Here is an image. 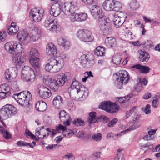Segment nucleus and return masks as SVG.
Wrapping results in <instances>:
<instances>
[{"instance_id":"e2e57ef3","label":"nucleus","mask_w":160,"mask_h":160,"mask_svg":"<svg viewBox=\"0 0 160 160\" xmlns=\"http://www.w3.org/2000/svg\"><path fill=\"white\" fill-rule=\"evenodd\" d=\"M150 105L149 104H147L144 109V112L146 114L149 113L151 112L150 109Z\"/></svg>"},{"instance_id":"69168bd1","label":"nucleus","mask_w":160,"mask_h":160,"mask_svg":"<svg viewBox=\"0 0 160 160\" xmlns=\"http://www.w3.org/2000/svg\"><path fill=\"white\" fill-rule=\"evenodd\" d=\"M139 82L141 85H146L148 81L145 78L139 79Z\"/></svg>"},{"instance_id":"4be33fe9","label":"nucleus","mask_w":160,"mask_h":160,"mask_svg":"<svg viewBox=\"0 0 160 160\" xmlns=\"http://www.w3.org/2000/svg\"><path fill=\"white\" fill-rule=\"evenodd\" d=\"M61 7L58 4H56L52 6L50 11V14L54 17L58 16L61 12Z\"/></svg>"},{"instance_id":"0e129e2a","label":"nucleus","mask_w":160,"mask_h":160,"mask_svg":"<svg viewBox=\"0 0 160 160\" xmlns=\"http://www.w3.org/2000/svg\"><path fill=\"white\" fill-rule=\"evenodd\" d=\"M65 41V40L63 38H60L58 40V44L60 46H62Z\"/></svg>"},{"instance_id":"39448f33","label":"nucleus","mask_w":160,"mask_h":160,"mask_svg":"<svg viewBox=\"0 0 160 160\" xmlns=\"http://www.w3.org/2000/svg\"><path fill=\"white\" fill-rule=\"evenodd\" d=\"M17 110L13 106L7 104L3 106L0 111L1 119L6 120L17 112Z\"/></svg>"},{"instance_id":"c756f323","label":"nucleus","mask_w":160,"mask_h":160,"mask_svg":"<svg viewBox=\"0 0 160 160\" xmlns=\"http://www.w3.org/2000/svg\"><path fill=\"white\" fill-rule=\"evenodd\" d=\"M35 108L38 111L43 112L46 110L47 105L45 102L39 101L36 103Z\"/></svg>"},{"instance_id":"680f3d73","label":"nucleus","mask_w":160,"mask_h":160,"mask_svg":"<svg viewBox=\"0 0 160 160\" xmlns=\"http://www.w3.org/2000/svg\"><path fill=\"white\" fill-rule=\"evenodd\" d=\"M140 126V124H138L137 125L133 124L129 128L126 129L125 131H129L130 130H133L138 128Z\"/></svg>"},{"instance_id":"f03ea898","label":"nucleus","mask_w":160,"mask_h":160,"mask_svg":"<svg viewBox=\"0 0 160 160\" xmlns=\"http://www.w3.org/2000/svg\"><path fill=\"white\" fill-rule=\"evenodd\" d=\"M62 11L66 15H70V18L72 22H79V14L75 12L77 9V3L74 1L65 3L62 7Z\"/></svg>"},{"instance_id":"ea45409f","label":"nucleus","mask_w":160,"mask_h":160,"mask_svg":"<svg viewBox=\"0 0 160 160\" xmlns=\"http://www.w3.org/2000/svg\"><path fill=\"white\" fill-rule=\"evenodd\" d=\"M10 88L7 84L5 83L0 86V92H7L8 91L10 92Z\"/></svg>"},{"instance_id":"603ef678","label":"nucleus","mask_w":160,"mask_h":160,"mask_svg":"<svg viewBox=\"0 0 160 160\" xmlns=\"http://www.w3.org/2000/svg\"><path fill=\"white\" fill-rule=\"evenodd\" d=\"M64 127L65 128L64 129H61V130H62L63 131V135L65 136L68 137L69 136H71V132H70V130H68V131H67V128L66 127L64 126Z\"/></svg>"},{"instance_id":"4d7b16f0","label":"nucleus","mask_w":160,"mask_h":160,"mask_svg":"<svg viewBox=\"0 0 160 160\" xmlns=\"http://www.w3.org/2000/svg\"><path fill=\"white\" fill-rule=\"evenodd\" d=\"M46 130H47L48 131V133L47 134H44L43 135H42V137H40V138L42 139H43L44 138H47L48 135L50 134H51L52 133V129H49L48 128L46 129Z\"/></svg>"},{"instance_id":"f257e3e1","label":"nucleus","mask_w":160,"mask_h":160,"mask_svg":"<svg viewBox=\"0 0 160 160\" xmlns=\"http://www.w3.org/2000/svg\"><path fill=\"white\" fill-rule=\"evenodd\" d=\"M45 66V70L48 72L56 73L59 71L63 67L64 61L61 56L52 58L48 60Z\"/></svg>"},{"instance_id":"a19ab883","label":"nucleus","mask_w":160,"mask_h":160,"mask_svg":"<svg viewBox=\"0 0 160 160\" xmlns=\"http://www.w3.org/2000/svg\"><path fill=\"white\" fill-rule=\"evenodd\" d=\"M65 128L62 125L59 124L58 126H56L55 129H52V135L54 136L57 133L59 132L60 131L61 129H64Z\"/></svg>"},{"instance_id":"49530a36","label":"nucleus","mask_w":160,"mask_h":160,"mask_svg":"<svg viewBox=\"0 0 160 160\" xmlns=\"http://www.w3.org/2000/svg\"><path fill=\"white\" fill-rule=\"evenodd\" d=\"M150 70V68L148 67L145 66H142L140 70V73H147Z\"/></svg>"},{"instance_id":"20e7f679","label":"nucleus","mask_w":160,"mask_h":160,"mask_svg":"<svg viewBox=\"0 0 160 160\" xmlns=\"http://www.w3.org/2000/svg\"><path fill=\"white\" fill-rule=\"evenodd\" d=\"M82 2L86 5H92L91 8V13L93 17L96 19L99 20L106 17L104 16L101 8L96 5L98 3L97 1L93 0H82Z\"/></svg>"},{"instance_id":"a878e982","label":"nucleus","mask_w":160,"mask_h":160,"mask_svg":"<svg viewBox=\"0 0 160 160\" xmlns=\"http://www.w3.org/2000/svg\"><path fill=\"white\" fill-rule=\"evenodd\" d=\"M105 43L106 45L109 48L115 47L117 44L115 39L112 37L106 38L105 40Z\"/></svg>"},{"instance_id":"4468645a","label":"nucleus","mask_w":160,"mask_h":160,"mask_svg":"<svg viewBox=\"0 0 160 160\" xmlns=\"http://www.w3.org/2000/svg\"><path fill=\"white\" fill-rule=\"evenodd\" d=\"M44 13V11L43 9L34 8L31 10L30 16L32 18L34 22H39L42 18Z\"/></svg>"},{"instance_id":"423d86ee","label":"nucleus","mask_w":160,"mask_h":160,"mask_svg":"<svg viewBox=\"0 0 160 160\" xmlns=\"http://www.w3.org/2000/svg\"><path fill=\"white\" fill-rule=\"evenodd\" d=\"M22 79L24 81L32 82L35 78V76L32 69L28 66H24L21 72Z\"/></svg>"},{"instance_id":"bf43d9fd","label":"nucleus","mask_w":160,"mask_h":160,"mask_svg":"<svg viewBox=\"0 0 160 160\" xmlns=\"http://www.w3.org/2000/svg\"><path fill=\"white\" fill-rule=\"evenodd\" d=\"M140 147L141 150L144 151V152H146L149 149V147L147 144L141 145Z\"/></svg>"},{"instance_id":"b1692460","label":"nucleus","mask_w":160,"mask_h":160,"mask_svg":"<svg viewBox=\"0 0 160 160\" xmlns=\"http://www.w3.org/2000/svg\"><path fill=\"white\" fill-rule=\"evenodd\" d=\"M57 51L56 48L52 43H48L47 47L46 53L50 56L55 55L57 53Z\"/></svg>"},{"instance_id":"5701e85b","label":"nucleus","mask_w":160,"mask_h":160,"mask_svg":"<svg viewBox=\"0 0 160 160\" xmlns=\"http://www.w3.org/2000/svg\"><path fill=\"white\" fill-rule=\"evenodd\" d=\"M90 55L89 54L82 55L80 57L81 59L80 63L82 65L87 64V63L91 64L90 65L93 64L94 63V61L93 59H90Z\"/></svg>"},{"instance_id":"c03bdc74","label":"nucleus","mask_w":160,"mask_h":160,"mask_svg":"<svg viewBox=\"0 0 160 160\" xmlns=\"http://www.w3.org/2000/svg\"><path fill=\"white\" fill-rule=\"evenodd\" d=\"M92 139L96 142L100 141L102 138V136L101 133L95 134L92 136Z\"/></svg>"},{"instance_id":"7ed1b4c3","label":"nucleus","mask_w":160,"mask_h":160,"mask_svg":"<svg viewBox=\"0 0 160 160\" xmlns=\"http://www.w3.org/2000/svg\"><path fill=\"white\" fill-rule=\"evenodd\" d=\"M71 88L74 91H76L77 94L75 98L77 100H82L88 96V89L84 86L77 81L75 79L73 80Z\"/></svg>"},{"instance_id":"7c9ffc66","label":"nucleus","mask_w":160,"mask_h":160,"mask_svg":"<svg viewBox=\"0 0 160 160\" xmlns=\"http://www.w3.org/2000/svg\"><path fill=\"white\" fill-rule=\"evenodd\" d=\"M8 30V34L10 35H12L17 33L19 30V28L15 23L12 22L9 27Z\"/></svg>"},{"instance_id":"9d476101","label":"nucleus","mask_w":160,"mask_h":160,"mask_svg":"<svg viewBox=\"0 0 160 160\" xmlns=\"http://www.w3.org/2000/svg\"><path fill=\"white\" fill-rule=\"evenodd\" d=\"M4 48L7 51L13 55L17 53H22L23 50L22 45L18 42L12 43L7 42L5 44Z\"/></svg>"},{"instance_id":"8fccbe9b","label":"nucleus","mask_w":160,"mask_h":160,"mask_svg":"<svg viewBox=\"0 0 160 160\" xmlns=\"http://www.w3.org/2000/svg\"><path fill=\"white\" fill-rule=\"evenodd\" d=\"M118 121V119L116 118H114L108 123V127H112L116 124Z\"/></svg>"},{"instance_id":"aec40b11","label":"nucleus","mask_w":160,"mask_h":160,"mask_svg":"<svg viewBox=\"0 0 160 160\" xmlns=\"http://www.w3.org/2000/svg\"><path fill=\"white\" fill-rule=\"evenodd\" d=\"M17 71L15 68H11L6 70L5 72V77L8 81L15 78L17 76Z\"/></svg>"},{"instance_id":"a211bd4d","label":"nucleus","mask_w":160,"mask_h":160,"mask_svg":"<svg viewBox=\"0 0 160 160\" xmlns=\"http://www.w3.org/2000/svg\"><path fill=\"white\" fill-rule=\"evenodd\" d=\"M69 72H66L65 74L61 73L60 74H57L54 77L57 84L59 87L63 86L65 82L68 80L67 76L69 75Z\"/></svg>"},{"instance_id":"6e6552de","label":"nucleus","mask_w":160,"mask_h":160,"mask_svg":"<svg viewBox=\"0 0 160 160\" xmlns=\"http://www.w3.org/2000/svg\"><path fill=\"white\" fill-rule=\"evenodd\" d=\"M129 79L128 74L126 71H120L118 75V78L115 82V84L117 88L121 89L123 84H126Z\"/></svg>"},{"instance_id":"37998d69","label":"nucleus","mask_w":160,"mask_h":160,"mask_svg":"<svg viewBox=\"0 0 160 160\" xmlns=\"http://www.w3.org/2000/svg\"><path fill=\"white\" fill-rule=\"evenodd\" d=\"M79 14V22L85 21L88 18L87 13H80Z\"/></svg>"},{"instance_id":"393cba45","label":"nucleus","mask_w":160,"mask_h":160,"mask_svg":"<svg viewBox=\"0 0 160 160\" xmlns=\"http://www.w3.org/2000/svg\"><path fill=\"white\" fill-rule=\"evenodd\" d=\"M18 38L19 41L23 43H27L29 41L28 34L24 31L19 32L18 34Z\"/></svg>"},{"instance_id":"79ce46f5","label":"nucleus","mask_w":160,"mask_h":160,"mask_svg":"<svg viewBox=\"0 0 160 160\" xmlns=\"http://www.w3.org/2000/svg\"><path fill=\"white\" fill-rule=\"evenodd\" d=\"M130 6L133 10H135L138 8L139 5L136 0H132L130 3Z\"/></svg>"},{"instance_id":"f3484780","label":"nucleus","mask_w":160,"mask_h":160,"mask_svg":"<svg viewBox=\"0 0 160 160\" xmlns=\"http://www.w3.org/2000/svg\"><path fill=\"white\" fill-rule=\"evenodd\" d=\"M96 113L95 112H91L89 113L88 122L90 123H95L98 122L99 120H102L104 123H106L108 120V119L106 116L102 115L99 118H96Z\"/></svg>"},{"instance_id":"c9c22d12","label":"nucleus","mask_w":160,"mask_h":160,"mask_svg":"<svg viewBox=\"0 0 160 160\" xmlns=\"http://www.w3.org/2000/svg\"><path fill=\"white\" fill-rule=\"evenodd\" d=\"M39 53L38 51L36 49L32 48L30 52L29 59H33V58H38Z\"/></svg>"},{"instance_id":"0eeeda50","label":"nucleus","mask_w":160,"mask_h":160,"mask_svg":"<svg viewBox=\"0 0 160 160\" xmlns=\"http://www.w3.org/2000/svg\"><path fill=\"white\" fill-rule=\"evenodd\" d=\"M103 9L108 11H118L122 7L121 3L114 0H106L102 4Z\"/></svg>"},{"instance_id":"13d9d810","label":"nucleus","mask_w":160,"mask_h":160,"mask_svg":"<svg viewBox=\"0 0 160 160\" xmlns=\"http://www.w3.org/2000/svg\"><path fill=\"white\" fill-rule=\"evenodd\" d=\"M2 133L3 134L4 137L7 139H8L10 138L11 135L9 132L7 131H2Z\"/></svg>"},{"instance_id":"774afa93","label":"nucleus","mask_w":160,"mask_h":160,"mask_svg":"<svg viewBox=\"0 0 160 160\" xmlns=\"http://www.w3.org/2000/svg\"><path fill=\"white\" fill-rule=\"evenodd\" d=\"M26 142L20 141L17 143V144L18 146L22 147L23 146H26Z\"/></svg>"},{"instance_id":"bb28decb","label":"nucleus","mask_w":160,"mask_h":160,"mask_svg":"<svg viewBox=\"0 0 160 160\" xmlns=\"http://www.w3.org/2000/svg\"><path fill=\"white\" fill-rule=\"evenodd\" d=\"M139 53V58L140 61L148 62L149 58V55L148 53L143 50H141L138 52Z\"/></svg>"},{"instance_id":"58836bf2","label":"nucleus","mask_w":160,"mask_h":160,"mask_svg":"<svg viewBox=\"0 0 160 160\" xmlns=\"http://www.w3.org/2000/svg\"><path fill=\"white\" fill-rule=\"evenodd\" d=\"M110 102H105L101 103L99 107L100 109L105 110L108 112V107L110 103Z\"/></svg>"},{"instance_id":"5fc2aeb1","label":"nucleus","mask_w":160,"mask_h":160,"mask_svg":"<svg viewBox=\"0 0 160 160\" xmlns=\"http://www.w3.org/2000/svg\"><path fill=\"white\" fill-rule=\"evenodd\" d=\"M118 16V17L122 19L123 18L124 21H125V18H127L126 16V14L125 12H120L117 15H116Z\"/></svg>"},{"instance_id":"09e8293b","label":"nucleus","mask_w":160,"mask_h":160,"mask_svg":"<svg viewBox=\"0 0 160 160\" xmlns=\"http://www.w3.org/2000/svg\"><path fill=\"white\" fill-rule=\"evenodd\" d=\"M114 160H125L123 153L122 152L118 153L117 156L115 158Z\"/></svg>"},{"instance_id":"de8ad7c7","label":"nucleus","mask_w":160,"mask_h":160,"mask_svg":"<svg viewBox=\"0 0 160 160\" xmlns=\"http://www.w3.org/2000/svg\"><path fill=\"white\" fill-rule=\"evenodd\" d=\"M10 92L8 91L7 92H0V99H3L9 96Z\"/></svg>"},{"instance_id":"ddd939ff","label":"nucleus","mask_w":160,"mask_h":160,"mask_svg":"<svg viewBox=\"0 0 160 160\" xmlns=\"http://www.w3.org/2000/svg\"><path fill=\"white\" fill-rule=\"evenodd\" d=\"M17 102L21 106L26 107L29 104V101L32 99V95L29 92H20Z\"/></svg>"},{"instance_id":"f8f14e48","label":"nucleus","mask_w":160,"mask_h":160,"mask_svg":"<svg viewBox=\"0 0 160 160\" xmlns=\"http://www.w3.org/2000/svg\"><path fill=\"white\" fill-rule=\"evenodd\" d=\"M45 26L48 30L54 32L59 31V27L56 20L52 16L48 17L45 21Z\"/></svg>"},{"instance_id":"338daca9","label":"nucleus","mask_w":160,"mask_h":160,"mask_svg":"<svg viewBox=\"0 0 160 160\" xmlns=\"http://www.w3.org/2000/svg\"><path fill=\"white\" fill-rule=\"evenodd\" d=\"M142 45H143L144 47H150L151 46V42L150 41L147 40Z\"/></svg>"},{"instance_id":"2f4dec72","label":"nucleus","mask_w":160,"mask_h":160,"mask_svg":"<svg viewBox=\"0 0 160 160\" xmlns=\"http://www.w3.org/2000/svg\"><path fill=\"white\" fill-rule=\"evenodd\" d=\"M114 17V24L116 28H118L122 25L125 21L123 20V18L122 19L117 15H115Z\"/></svg>"},{"instance_id":"cd10ccee","label":"nucleus","mask_w":160,"mask_h":160,"mask_svg":"<svg viewBox=\"0 0 160 160\" xmlns=\"http://www.w3.org/2000/svg\"><path fill=\"white\" fill-rule=\"evenodd\" d=\"M46 83L48 82V84L49 85L50 88L55 91H57L58 89V88L59 87L55 79H53L51 78H48L47 80H46Z\"/></svg>"},{"instance_id":"e433bc0d","label":"nucleus","mask_w":160,"mask_h":160,"mask_svg":"<svg viewBox=\"0 0 160 160\" xmlns=\"http://www.w3.org/2000/svg\"><path fill=\"white\" fill-rule=\"evenodd\" d=\"M118 110V108L116 105L115 103L110 102L108 112L113 113L116 112Z\"/></svg>"},{"instance_id":"c85d7f7f","label":"nucleus","mask_w":160,"mask_h":160,"mask_svg":"<svg viewBox=\"0 0 160 160\" xmlns=\"http://www.w3.org/2000/svg\"><path fill=\"white\" fill-rule=\"evenodd\" d=\"M63 99L60 95L55 96L53 99V104L57 108H59L62 106Z\"/></svg>"},{"instance_id":"4c0bfd02","label":"nucleus","mask_w":160,"mask_h":160,"mask_svg":"<svg viewBox=\"0 0 160 160\" xmlns=\"http://www.w3.org/2000/svg\"><path fill=\"white\" fill-rule=\"evenodd\" d=\"M122 58V56L120 54L118 53L113 56L112 61L115 64L118 65L120 63Z\"/></svg>"},{"instance_id":"3c124183","label":"nucleus","mask_w":160,"mask_h":160,"mask_svg":"<svg viewBox=\"0 0 160 160\" xmlns=\"http://www.w3.org/2000/svg\"><path fill=\"white\" fill-rule=\"evenodd\" d=\"M6 38V34L5 32H2L0 33V42L5 41Z\"/></svg>"},{"instance_id":"9b49d317","label":"nucleus","mask_w":160,"mask_h":160,"mask_svg":"<svg viewBox=\"0 0 160 160\" xmlns=\"http://www.w3.org/2000/svg\"><path fill=\"white\" fill-rule=\"evenodd\" d=\"M77 35L81 41L85 42H91L93 39L92 33L87 30H79L77 32Z\"/></svg>"},{"instance_id":"473e14b6","label":"nucleus","mask_w":160,"mask_h":160,"mask_svg":"<svg viewBox=\"0 0 160 160\" xmlns=\"http://www.w3.org/2000/svg\"><path fill=\"white\" fill-rule=\"evenodd\" d=\"M133 96L132 94H129L124 97L118 98V103H123L128 102Z\"/></svg>"},{"instance_id":"f704fd0d","label":"nucleus","mask_w":160,"mask_h":160,"mask_svg":"<svg viewBox=\"0 0 160 160\" xmlns=\"http://www.w3.org/2000/svg\"><path fill=\"white\" fill-rule=\"evenodd\" d=\"M105 49L102 47L98 46L94 50L95 55L98 56H102L104 54Z\"/></svg>"},{"instance_id":"2eb2a0df","label":"nucleus","mask_w":160,"mask_h":160,"mask_svg":"<svg viewBox=\"0 0 160 160\" xmlns=\"http://www.w3.org/2000/svg\"><path fill=\"white\" fill-rule=\"evenodd\" d=\"M32 31L29 35L30 40L34 42L37 41L40 38L41 34V29L36 25L32 24L30 27Z\"/></svg>"},{"instance_id":"6ab92c4d","label":"nucleus","mask_w":160,"mask_h":160,"mask_svg":"<svg viewBox=\"0 0 160 160\" xmlns=\"http://www.w3.org/2000/svg\"><path fill=\"white\" fill-rule=\"evenodd\" d=\"M59 118L61 121L66 126L69 125L71 120L70 118L69 115L64 110L61 111L59 114Z\"/></svg>"},{"instance_id":"a18cd8bd","label":"nucleus","mask_w":160,"mask_h":160,"mask_svg":"<svg viewBox=\"0 0 160 160\" xmlns=\"http://www.w3.org/2000/svg\"><path fill=\"white\" fill-rule=\"evenodd\" d=\"M73 123L76 126L82 125L84 124V121L81 118H78L75 119L73 121Z\"/></svg>"},{"instance_id":"dca6fc26","label":"nucleus","mask_w":160,"mask_h":160,"mask_svg":"<svg viewBox=\"0 0 160 160\" xmlns=\"http://www.w3.org/2000/svg\"><path fill=\"white\" fill-rule=\"evenodd\" d=\"M37 90L40 97L43 98H48L51 95L50 90L42 84L38 85Z\"/></svg>"},{"instance_id":"052dcab7","label":"nucleus","mask_w":160,"mask_h":160,"mask_svg":"<svg viewBox=\"0 0 160 160\" xmlns=\"http://www.w3.org/2000/svg\"><path fill=\"white\" fill-rule=\"evenodd\" d=\"M70 46V42L68 41L65 40L62 46L64 47V48L68 49H69Z\"/></svg>"},{"instance_id":"6e6d98bb","label":"nucleus","mask_w":160,"mask_h":160,"mask_svg":"<svg viewBox=\"0 0 160 160\" xmlns=\"http://www.w3.org/2000/svg\"><path fill=\"white\" fill-rule=\"evenodd\" d=\"M60 146V145H58L56 144H52L49 145L46 147V148L48 150L51 149L56 148H58Z\"/></svg>"},{"instance_id":"72a5a7b5","label":"nucleus","mask_w":160,"mask_h":160,"mask_svg":"<svg viewBox=\"0 0 160 160\" xmlns=\"http://www.w3.org/2000/svg\"><path fill=\"white\" fill-rule=\"evenodd\" d=\"M29 62L32 66L35 69H38L40 68L39 59L38 58L29 59Z\"/></svg>"},{"instance_id":"412c9836","label":"nucleus","mask_w":160,"mask_h":160,"mask_svg":"<svg viewBox=\"0 0 160 160\" xmlns=\"http://www.w3.org/2000/svg\"><path fill=\"white\" fill-rule=\"evenodd\" d=\"M21 53H17L13 55V59L16 66L21 65L25 61L24 58L21 56Z\"/></svg>"},{"instance_id":"864d4df0","label":"nucleus","mask_w":160,"mask_h":160,"mask_svg":"<svg viewBox=\"0 0 160 160\" xmlns=\"http://www.w3.org/2000/svg\"><path fill=\"white\" fill-rule=\"evenodd\" d=\"M136 109V107H133L130 108V110L128 111L126 114V118H128L129 117L131 114L134 112Z\"/></svg>"},{"instance_id":"1a4fd4ad","label":"nucleus","mask_w":160,"mask_h":160,"mask_svg":"<svg viewBox=\"0 0 160 160\" xmlns=\"http://www.w3.org/2000/svg\"><path fill=\"white\" fill-rule=\"evenodd\" d=\"M99 24L100 30L103 35L107 36L111 34V23L108 18H106L100 19Z\"/></svg>"}]
</instances>
